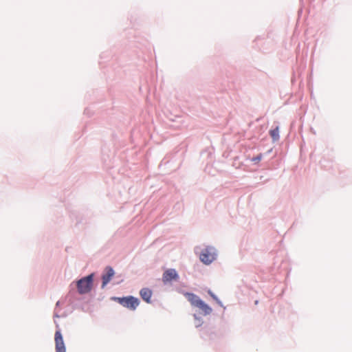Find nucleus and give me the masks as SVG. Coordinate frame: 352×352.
I'll return each mask as SVG.
<instances>
[{"mask_svg": "<svg viewBox=\"0 0 352 352\" xmlns=\"http://www.w3.org/2000/svg\"><path fill=\"white\" fill-rule=\"evenodd\" d=\"M208 294H210V296L214 300H216L217 302H219V300L218 299V298L211 292V291H209L208 292Z\"/></svg>", "mask_w": 352, "mask_h": 352, "instance_id": "11", "label": "nucleus"}, {"mask_svg": "<svg viewBox=\"0 0 352 352\" xmlns=\"http://www.w3.org/2000/svg\"><path fill=\"white\" fill-rule=\"evenodd\" d=\"M261 158H262V155H258L256 157H253L252 161L255 162V163H257V162H258L261 160Z\"/></svg>", "mask_w": 352, "mask_h": 352, "instance_id": "10", "label": "nucleus"}, {"mask_svg": "<svg viewBox=\"0 0 352 352\" xmlns=\"http://www.w3.org/2000/svg\"><path fill=\"white\" fill-rule=\"evenodd\" d=\"M54 341L56 345V352H66L63 338L59 329L55 332Z\"/></svg>", "mask_w": 352, "mask_h": 352, "instance_id": "5", "label": "nucleus"}, {"mask_svg": "<svg viewBox=\"0 0 352 352\" xmlns=\"http://www.w3.org/2000/svg\"><path fill=\"white\" fill-rule=\"evenodd\" d=\"M152 294V291L148 288H143L140 292V295L141 298L147 303L151 302V298Z\"/></svg>", "mask_w": 352, "mask_h": 352, "instance_id": "8", "label": "nucleus"}, {"mask_svg": "<svg viewBox=\"0 0 352 352\" xmlns=\"http://www.w3.org/2000/svg\"><path fill=\"white\" fill-rule=\"evenodd\" d=\"M216 252L214 248H206L199 255V258L204 264L208 265L216 258Z\"/></svg>", "mask_w": 352, "mask_h": 352, "instance_id": "4", "label": "nucleus"}, {"mask_svg": "<svg viewBox=\"0 0 352 352\" xmlns=\"http://www.w3.org/2000/svg\"><path fill=\"white\" fill-rule=\"evenodd\" d=\"M179 278L178 274L174 269H168L166 270L162 276V281L164 283H170L172 280H177Z\"/></svg>", "mask_w": 352, "mask_h": 352, "instance_id": "6", "label": "nucleus"}, {"mask_svg": "<svg viewBox=\"0 0 352 352\" xmlns=\"http://www.w3.org/2000/svg\"><path fill=\"white\" fill-rule=\"evenodd\" d=\"M184 296L190 302L191 305L199 308L203 314L209 315L212 313V308L201 300L197 295L192 293H186Z\"/></svg>", "mask_w": 352, "mask_h": 352, "instance_id": "1", "label": "nucleus"}, {"mask_svg": "<svg viewBox=\"0 0 352 352\" xmlns=\"http://www.w3.org/2000/svg\"><path fill=\"white\" fill-rule=\"evenodd\" d=\"M114 270L111 267H107L105 268V273L102 275V287H104L106 285L109 283L112 277L114 276Z\"/></svg>", "mask_w": 352, "mask_h": 352, "instance_id": "7", "label": "nucleus"}, {"mask_svg": "<svg viewBox=\"0 0 352 352\" xmlns=\"http://www.w3.org/2000/svg\"><path fill=\"white\" fill-rule=\"evenodd\" d=\"M270 134L273 140L276 141L279 139V128L276 126L275 129L270 131Z\"/></svg>", "mask_w": 352, "mask_h": 352, "instance_id": "9", "label": "nucleus"}, {"mask_svg": "<svg viewBox=\"0 0 352 352\" xmlns=\"http://www.w3.org/2000/svg\"><path fill=\"white\" fill-rule=\"evenodd\" d=\"M112 300H114L118 302L120 305L129 309V310L134 311L140 305V300L138 298L132 296H128L126 297H112Z\"/></svg>", "mask_w": 352, "mask_h": 352, "instance_id": "2", "label": "nucleus"}, {"mask_svg": "<svg viewBox=\"0 0 352 352\" xmlns=\"http://www.w3.org/2000/svg\"><path fill=\"white\" fill-rule=\"evenodd\" d=\"M93 277L94 274H91L77 282V289L79 294H84L91 291L93 285Z\"/></svg>", "mask_w": 352, "mask_h": 352, "instance_id": "3", "label": "nucleus"}]
</instances>
